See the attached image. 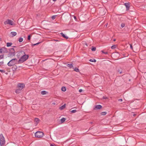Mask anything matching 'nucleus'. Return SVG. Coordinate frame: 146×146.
<instances>
[{
  "label": "nucleus",
  "mask_w": 146,
  "mask_h": 146,
  "mask_svg": "<svg viewBox=\"0 0 146 146\" xmlns=\"http://www.w3.org/2000/svg\"><path fill=\"white\" fill-rule=\"evenodd\" d=\"M29 55L25 53L18 61V64H20L26 61L28 58Z\"/></svg>",
  "instance_id": "obj_1"
},
{
  "label": "nucleus",
  "mask_w": 146,
  "mask_h": 146,
  "mask_svg": "<svg viewBox=\"0 0 146 146\" xmlns=\"http://www.w3.org/2000/svg\"><path fill=\"white\" fill-rule=\"evenodd\" d=\"M17 64H18V60L17 58H15L11 60L7 63V64L9 66H11Z\"/></svg>",
  "instance_id": "obj_2"
},
{
  "label": "nucleus",
  "mask_w": 146,
  "mask_h": 146,
  "mask_svg": "<svg viewBox=\"0 0 146 146\" xmlns=\"http://www.w3.org/2000/svg\"><path fill=\"white\" fill-rule=\"evenodd\" d=\"M9 52L7 54V56L9 57H12L14 56L15 55V51L14 48H11L9 49Z\"/></svg>",
  "instance_id": "obj_3"
},
{
  "label": "nucleus",
  "mask_w": 146,
  "mask_h": 146,
  "mask_svg": "<svg viewBox=\"0 0 146 146\" xmlns=\"http://www.w3.org/2000/svg\"><path fill=\"white\" fill-rule=\"evenodd\" d=\"M5 143V138L3 135L1 134L0 135V144L1 146H2Z\"/></svg>",
  "instance_id": "obj_4"
},
{
  "label": "nucleus",
  "mask_w": 146,
  "mask_h": 146,
  "mask_svg": "<svg viewBox=\"0 0 146 146\" xmlns=\"http://www.w3.org/2000/svg\"><path fill=\"white\" fill-rule=\"evenodd\" d=\"M44 135V133L42 132L38 131L35 133V136L36 137L41 138Z\"/></svg>",
  "instance_id": "obj_5"
},
{
  "label": "nucleus",
  "mask_w": 146,
  "mask_h": 146,
  "mask_svg": "<svg viewBox=\"0 0 146 146\" xmlns=\"http://www.w3.org/2000/svg\"><path fill=\"white\" fill-rule=\"evenodd\" d=\"M8 53V50L6 48L3 47L0 48V53L5 54Z\"/></svg>",
  "instance_id": "obj_6"
},
{
  "label": "nucleus",
  "mask_w": 146,
  "mask_h": 146,
  "mask_svg": "<svg viewBox=\"0 0 146 146\" xmlns=\"http://www.w3.org/2000/svg\"><path fill=\"white\" fill-rule=\"evenodd\" d=\"M5 25L9 24L10 25H14L13 22L10 20L7 19L4 22Z\"/></svg>",
  "instance_id": "obj_7"
},
{
  "label": "nucleus",
  "mask_w": 146,
  "mask_h": 146,
  "mask_svg": "<svg viewBox=\"0 0 146 146\" xmlns=\"http://www.w3.org/2000/svg\"><path fill=\"white\" fill-rule=\"evenodd\" d=\"M106 12L105 11V9L104 8H101L100 9L99 11V15L101 16H103L105 15Z\"/></svg>",
  "instance_id": "obj_8"
},
{
  "label": "nucleus",
  "mask_w": 146,
  "mask_h": 146,
  "mask_svg": "<svg viewBox=\"0 0 146 146\" xmlns=\"http://www.w3.org/2000/svg\"><path fill=\"white\" fill-rule=\"evenodd\" d=\"M25 53L24 51H21L18 52L17 54V56L18 58H20Z\"/></svg>",
  "instance_id": "obj_9"
},
{
  "label": "nucleus",
  "mask_w": 146,
  "mask_h": 146,
  "mask_svg": "<svg viewBox=\"0 0 146 146\" xmlns=\"http://www.w3.org/2000/svg\"><path fill=\"white\" fill-rule=\"evenodd\" d=\"M18 88L20 90H22L25 87V85L23 84H19L18 85Z\"/></svg>",
  "instance_id": "obj_10"
},
{
  "label": "nucleus",
  "mask_w": 146,
  "mask_h": 146,
  "mask_svg": "<svg viewBox=\"0 0 146 146\" xmlns=\"http://www.w3.org/2000/svg\"><path fill=\"white\" fill-rule=\"evenodd\" d=\"M124 5L126 8V10H128L129 9L130 3L129 2L125 3L124 4Z\"/></svg>",
  "instance_id": "obj_11"
},
{
  "label": "nucleus",
  "mask_w": 146,
  "mask_h": 146,
  "mask_svg": "<svg viewBox=\"0 0 146 146\" xmlns=\"http://www.w3.org/2000/svg\"><path fill=\"white\" fill-rule=\"evenodd\" d=\"M102 106L100 105H98L95 106V108H94V109L95 110H98V109H100L102 108Z\"/></svg>",
  "instance_id": "obj_12"
},
{
  "label": "nucleus",
  "mask_w": 146,
  "mask_h": 146,
  "mask_svg": "<svg viewBox=\"0 0 146 146\" xmlns=\"http://www.w3.org/2000/svg\"><path fill=\"white\" fill-rule=\"evenodd\" d=\"M40 121L39 119L37 118H35V121L36 122L35 123V125H36Z\"/></svg>",
  "instance_id": "obj_13"
},
{
  "label": "nucleus",
  "mask_w": 146,
  "mask_h": 146,
  "mask_svg": "<svg viewBox=\"0 0 146 146\" xmlns=\"http://www.w3.org/2000/svg\"><path fill=\"white\" fill-rule=\"evenodd\" d=\"M61 35L64 38L67 39L68 38V37L66 36L64 34H63V33H60Z\"/></svg>",
  "instance_id": "obj_14"
},
{
  "label": "nucleus",
  "mask_w": 146,
  "mask_h": 146,
  "mask_svg": "<svg viewBox=\"0 0 146 146\" xmlns=\"http://www.w3.org/2000/svg\"><path fill=\"white\" fill-rule=\"evenodd\" d=\"M11 34L12 35V37H13L17 35V33L15 32H12L11 33Z\"/></svg>",
  "instance_id": "obj_15"
},
{
  "label": "nucleus",
  "mask_w": 146,
  "mask_h": 146,
  "mask_svg": "<svg viewBox=\"0 0 146 146\" xmlns=\"http://www.w3.org/2000/svg\"><path fill=\"white\" fill-rule=\"evenodd\" d=\"M48 93V92L45 91H42L41 92V94L42 95H45Z\"/></svg>",
  "instance_id": "obj_16"
},
{
  "label": "nucleus",
  "mask_w": 146,
  "mask_h": 146,
  "mask_svg": "<svg viewBox=\"0 0 146 146\" xmlns=\"http://www.w3.org/2000/svg\"><path fill=\"white\" fill-rule=\"evenodd\" d=\"M66 106V104H64L63 105L60 107L59 108V109L60 110H62L64 109L65 107Z\"/></svg>",
  "instance_id": "obj_17"
},
{
  "label": "nucleus",
  "mask_w": 146,
  "mask_h": 146,
  "mask_svg": "<svg viewBox=\"0 0 146 146\" xmlns=\"http://www.w3.org/2000/svg\"><path fill=\"white\" fill-rule=\"evenodd\" d=\"M12 68L13 70H16L17 68V67L16 65H13Z\"/></svg>",
  "instance_id": "obj_18"
},
{
  "label": "nucleus",
  "mask_w": 146,
  "mask_h": 146,
  "mask_svg": "<svg viewBox=\"0 0 146 146\" xmlns=\"http://www.w3.org/2000/svg\"><path fill=\"white\" fill-rule=\"evenodd\" d=\"M12 43L11 42H7V47H9L11 46Z\"/></svg>",
  "instance_id": "obj_19"
},
{
  "label": "nucleus",
  "mask_w": 146,
  "mask_h": 146,
  "mask_svg": "<svg viewBox=\"0 0 146 146\" xmlns=\"http://www.w3.org/2000/svg\"><path fill=\"white\" fill-rule=\"evenodd\" d=\"M66 119L65 118H62L61 119V123H63L66 120Z\"/></svg>",
  "instance_id": "obj_20"
},
{
  "label": "nucleus",
  "mask_w": 146,
  "mask_h": 146,
  "mask_svg": "<svg viewBox=\"0 0 146 146\" xmlns=\"http://www.w3.org/2000/svg\"><path fill=\"white\" fill-rule=\"evenodd\" d=\"M61 90L62 91L65 92L66 90V88L65 87H62L61 88Z\"/></svg>",
  "instance_id": "obj_21"
},
{
  "label": "nucleus",
  "mask_w": 146,
  "mask_h": 146,
  "mask_svg": "<svg viewBox=\"0 0 146 146\" xmlns=\"http://www.w3.org/2000/svg\"><path fill=\"white\" fill-rule=\"evenodd\" d=\"M107 113L106 112H102L101 113V114L102 115H106Z\"/></svg>",
  "instance_id": "obj_22"
},
{
  "label": "nucleus",
  "mask_w": 146,
  "mask_h": 146,
  "mask_svg": "<svg viewBox=\"0 0 146 146\" xmlns=\"http://www.w3.org/2000/svg\"><path fill=\"white\" fill-rule=\"evenodd\" d=\"M67 66L70 68H72L73 67V65L72 64H67Z\"/></svg>",
  "instance_id": "obj_23"
},
{
  "label": "nucleus",
  "mask_w": 146,
  "mask_h": 146,
  "mask_svg": "<svg viewBox=\"0 0 146 146\" xmlns=\"http://www.w3.org/2000/svg\"><path fill=\"white\" fill-rule=\"evenodd\" d=\"M91 49L92 51H95L96 50V48L95 47L92 46Z\"/></svg>",
  "instance_id": "obj_24"
},
{
  "label": "nucleus",
  "mask_w": 146,
  "mask_h": 146,
  "mask_svg": "<svg viewBox=\"0 0 146 146\" xmlns=\"http://www.w3.org/2000/svg\"><path fill=\"white\" fill-rule=\"evenodd\" d=\"M89 61L91 62H96V61L95 59H90Z\"/></svg>",
  "instance_id": "obj_25"
},
{
  "label": "nucleus",
  "mask_w": 146,
  "mask_h": 146,
  "mask_svg": "<svg viewBox=\"0 0 146 146\" xmlns=\"http://www.w3.org/2000/svg\"><path fill=\"white\" fill-rule=\"evenodd\" d=\"M23 40V38H22L20 37L19 39V42H21Z\"/></svg>",
  "instance_id": "obj_26"
},
{
  "label": "nucleus",
  "mask_w": 146,
  "mask_h": 146,
  "mask_svg": "<svg viewBox=\"0 0 146 146\" xmlns=\"http://www.w3.org/2000/svg\"><path fill=\"white\" fill-rule=\"evenodd\" d=\"M4 54H1L0 55V60L4 58Z\"/></svg>",
  "instance_id": "obj_27"
},
{
  "label": "nucleus",
  "mask_w": 146,
  "mask_h": 146,
  "mask_svg": "<svg viewBox=\"0 0 146 146\" xmlns=\"http://www.w3.org/2000/svg\"><path fill=\"white\" fill-rule=\"evenodd\" d=\"M74 71H75L76 72H79V69L76 67L74 68Z\"/></svg>",
  "instance_id": "obj_28"
},
{
  "label": "nucleus",
  "mask_w": 146,
  "mask_h": 146,
  "mask_svg": "<svg viewBox=\"0 0 146 146\" xmlns=\"http://www.w3.org/2000/svg\"><path fill=\"white\" fill-rule=\"evenodd\" d=\"M116 45H113L111 46V48L112 49H114L116 48Z\"/></svg>",
  "instance_id": "obj_29"
},
{
  "label": "nucleus",
  "mask_w": 146,
  "mask_h": 146,
  "mask_svg": "<svg viewBox=\"0 0 146 146\" xmlns=\"http://www.w3.org/2000/svg\"><path fill=\"white\" fill-rule=\"evenodd\" d=\"M101 52H102L103 53V54H108V52H104V50H102L101 51Z\"/></svg>",
  "instance_id": "obj_30"
},
{
  "label": "nucleus",
  "mask_w": 146,
  "mask_h": 146,
  "mask_svg": "<svg viewBox=\"0 0 146 146\" xmlns=\"http://www.w3.org/2000/svg\"><path fill=\"white\" fill-rule=\"evenodd\" d=\"M21 90L18 89L16 90L15 92L16 93H20Z\"/></svg>",
  "instance_id": "obj_31"
},
{
  "label": "nucleus",
  "mask_w": 146,
  "mask_h": 146,
  "mask_svg": "<svg viewBox=\"0 0 146 146\" xmlns=\"http://www.w3.org/2000/svg\"><path fill=\"white\" fill-rule=\"evenodd\" d=\"M76 110H74L71 111L70 112L72 113H74L76 112Z\"/></svg>",
  "instance_id": "obj_32"
},
{
  "label": "nucleus",
  "mask_w": 146,
  "mask_h": 146,
  "mask_svg": "<svg viewBox=\"0 0 146 146\" xmlns=\"http://www.w3.org/2000/svg\"><path fill=\"white\" fill-rule=\"evenodd\" d=\"M56 15H53L52 16L51 18L52 20H54L55 19L56 17Z\"/></svg>",
  "instance_id": "obj_33"
},
{
  "label": "nucleus",
  "mask_w": 146,
  "mask_h": 146,
  "mask_svg": "<svg viewBox=\"0 0 146 146\" xmlns=\"http://www.w3.org/2000/svg\"><path fill=\"white\" fill-rule=\"evenodd\" d=\"M125 23H122L121 24V27L122 28L124 27L125 26Z\"/></svg>",
  "instance_id": "obj_34"
},
{
  "label": "nucleus",
  "mask_w": 146,
  "mask_h": 146,
  "mask_svg": "<svg viewBox=\"0 0 146 146\" xmlns=\"http://www.w3.org/2000/svg\"><path fill=\"white\" fill-rule=\"evenodd\" d=\"M41 43V42H38V43H36V44H32V45H33V46H35V45H38V44H39L40 43Z\"/></svg>",
  "instance_id": "obj_35"
},
{
  "label": "nucleus",
  "mask_w": 146,
  "mask_h": 146,
  "mask_svg": "<svg viewBox=\"0 0 146 146\" xmlns=\"http://www.w3.org/2000/svg\"><path fill=\"white\" fill-rule=\"evenodd\" d=\"M0 72L2 73H4L5 72V71L4 70H0Z\"/></svg>",
  "instance_id": "obj_36"
},
{
  "label": "nucleus",
  "mask_w": 146,
  "mask_h": 146,
  "mask_svg": "<svg viewBox=\"0 0 146 146\" xmlns=\"http://www.w3.org/2000/svg\"><path fill=\"white\" fill-rule=\"evenodd\" d=\"M102 99L104 100H106L108 99V98L106 96H104L102 98Z\"/></svg>",
  "instance_id": "obj_37"
},
{
  "label": "nucleus",
  "mask_w": 146,
  "mask_h": 146,
  "mask_svg": "<svg viewBox=\"0 0 146 146\" xmlns=\"http://www.w3.org/2000/svg\"><path fill=\"white\" fill-rule=\"evenodd\" d=\"M31 36L30 35H29L28 37V39L29 40H30V39H31Z\"/></svg>",
  "instance_id": "obj_38"
},
{
  "label": "nucleus",
  "mask_w": 146,
  "mask_h": 146,
  "mask_svg": "<svg viewBox=\"0 0 146 146\" xmlns=\"http://www.w3.org/2000/svg\"><path fill=\"white\" fill-rule=\"evenodd\" d=\"M118 72H119L120 74H121L122 73V71L121 70L120 71L119 69L118 70Z\"/></svg>",
  "instance_id": "obj_39"
},
{
  "label": "nucleus",
  "mask_w": 146,
  "mask_h": 146,
  "mask_svg": "<svg viewBox=\"0 0 146 146\" xmlns=\"http://www.w3.org/2000/svg\"><path fill=\"white\" fill-rule=\"evenodd\" d=\"M130 45L131 48L132 50L133 49V48L132 44H130Z\"/></svg>",
  "instance_id": "obj_40"
},
{
  "label": "nucleus",
  "mask_w": 146,
  "mask_h": 146,
  "mask_svg": "<svg viewBox=\"0 0 146 146\" xmlns=\"http://www.w3.org/2000/svg\"><path fill=\"white\" fill-rule=\"evenodd\" d=\"M3 62H0V66L2 65L3 64Z\"/></svg>",
  "instance_id": "obj_41"
},
{
  "label": "nucleus",
  "mask_w": 146,
  "mask_h": 146,
  "mask_svg": "<svg viewBox=\"0 0 146 146\" xmlns=\"http://www.w3.org/2000/svg\"><path fill=\"white\" fill-rule=\"evenodd\" d=\"M118 101L119 102H122V99H118Z\"/></svg>",
  "instance_id": "obj_42"
},
{
  "label": "nucleus",
  "mask_w": 146,
  "mask_h": 146,
  "mask_svg": "<svg viewBox=\"0 0 146 146\" xmlns=\"http://www.w3.org/2000/svg\"><path fill=\"white\" fill-rule=\"evenodd\" d=\"M83 91V90L82 89H80L79 91L80 92H81Z\"/></svg>",
  "instance_id": "obj_43"
},
{
  "label": "nucleus",
  "mask_w": 146,
  "mask_h": 146,
  "mask_svg": "<svg viewBox=\"0 0 146 146\" xmlns=\"http://www.w3.org/2000/svg\"><path fill=\"white\" fill-rule=\"evenodd\" d=\"M50 145V146H55L54 144H51Z\"/></svg>",
  "instance_id": "obj_44"
},
{
  "label": "nucleus",
  "mask_w": 146,
  "mask_h": 146,
  "mask_svg": "<svg viewBox=\"0 0 146 146\" xmlns=\"http://www.w3.org/2000/svg\"><path fill=\"white\" fill-rule=\"evenodd\" d=\"M53 41H59L58 40H55V39H54Z\"/></svg>",
  "instance_id": "obj_45"
},
{
  "label": "nucleus",
  "mask_w": 146,
  "mask_h": 146,
  "mask_svg": "<svg viewBox=\"0 0 146 146\" xmlns=\"http://www.w3.org/2000/svg\"><path fill=\"white\" fill-rule=\"evenodd\" d=\"M115 40H116V39H113V41H115Z\"/></svg>",
  "instance_id": "obj_46"
},
{
  "label": "nucleus",
  "mask_w": 146,
  "mask_h": 146,
  "mask_svg": "<svg viewBox=\"0 0 146 146\" xmlns=\"http://www.w3.org/2000/svg\"><path fill=\"white\" fill-rule=\"evenodd\" d=\"M74 18L75 19H76V17L75 16H74Z\"/></svg>",
  "instance_id": "obj_47"
},
{
  "label": "nucleus",
  "mask_w": 146,
  "mask_h": 146,
  "mask_svg": "<svg viewBox=\"0 0 146 146\" xmlns=\"http://www.w3.org/2000/svg\"><path fill=\"white\" fill-rule=\"evenodd\" d=\"M12 47H13V48H14V47H16V46H12Z\"/></svg>",
  "instance_id": "obj_48"
},
{
  "label": "nucleus",
  "mask_w": 146,
  "mask_h": 146,
  "mask_svg": "<svg viewBox=\"0 0 146 146\" xmlns=\"http://www.w3.org/2000/svg\"><path fill=\"white\" fill-rule=\"evenodd\" d=\"M92 122H90V124H92Z\"/></svg>",
  "instance_id": "obj_49"
},
{
  "label": "nucleus",
  "mask_w": 146,
  "mask_h": 146,
  "mask_svg": "<svg viewBox=\"0 0 146 146\" xmlns=\"http://www.w3.org/2000/svg\"><path fill=\"white\" fill-rule=\"evenodd\" d=\"M53 1H56V0H53Z\"/></svg>",
  "instance_id": "obj_50"
},
{
  "label": "nucleus",
  "mask_w": 146,
  "mask_h": 146,
  "mask_svg": "<svg viewBox=\"0 0 146 146\" xmlns=\"http://www.w3.org/2000/svg\"><path fill=\"white\" fill-rule=\"evenodd\" d=\"M135 114L133 115V116H135Z\"/></svg>",
  "instance_id": "obj_51"
},
{
  "label": "nucleus",
  "mask_w": 146,
  "mask_h": 146,
  "mask_svg": "<svg viewBox=\"0 0 146 146\" xmlns=\"http://www.w3.org/2000/svg\"><path fill=\"white\" fill-rule=\"evenodd\" d=\"M45 60H42V61H45Z\"/></svg>",
  "instance_id": "obj_52"
},
{
  "label": "nucleus",
  "mask_w": 146,
  "mask_h": 146,
  "mask_svg": "<svg viewBox=\"0 0 146 146\" xmlns=\"http://www.w3.org/2000/svg\"><path fill=\"white\" fill-rule=\"evenodd\" d=\"M86 45L87 46H88V45H87V44H86Z\"/></svg>",
  "instance_id": "obj_53"
}]
</instances>
